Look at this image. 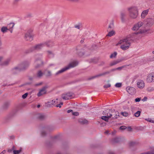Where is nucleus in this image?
I'll return each instance as SVG.
<instances>
[{"label": "nucleus", "mask_w": 154, "mask_h": 154, "mask_svg": "<svg viewBox=\"0 0 154 154\" xmlns=\"http://www.w3.org/2000/svg\"><path fill=\"white\" fill-rule=\"evenodd\" d=\"M130 18L132 20L137 19L139 16L138 8L135 6H131L127 9Z\"/></svg>", "instance_id": "obj_1"}, {"label": "nucleus", "mask_w": 154, "mask_h": 154, "mask_svg": "<svg viewBox=\"0 0 154 154\" xmlns=\"http://www.w3.org/2000/svg\"><path fill=\"white\" fill-rule=\"evenodd\" d=\"M118 44L121 45L120 47L123 50H125L129 48L131 43L127 38H125L120 40L117 45Z\"/></svg>", "instance_id": "obj_2"}, {"label": "nucleus", "mask_w": 154, "mask_h": 154, "mask_svg": "<svg viewBox=\"0 0 154 154\" xmlns=\"http://www.w3.org/2000/svg\"><path fill=\"white\" fill-rule=\"evenodd\" d=\"M78 64V62L77 61H74L69 63L68 65L62 69L61 70L57 71L55 74V76H57L63 73L67 70L71 68L74 67Z\"/></svg>", "instance_id": "obj_3"}, {"label": "nucleus", "mask_w": 154, "mask_h": 154, "mask_svg": "<svg viewBox=\"0 0 154 154\" xmlns=\"http://www.w3.org/2000/svg\"><path fill=\"white\" fill-rule=\"evenodd\" d=\"M44 46V43H41L35 45V46L31 47L29 49V52H31L35 51L41 49Z\"/></svg>", "instance_id": "obj_4"}, {"label": "nucleus", "mask_w": 154, "mask_h": 154, "mask_svg": "<svg viewBox=\"0 0 154 154\" xmlns=\"http://www.w3.org/2000/svg\"><path fill=\"white\" fill-rule=\"evenodd\" d=\"M73 94V93L72 92H69L66 94H63L62 95V97L64 100H68L72 98Z\"/></svg>", "instance_id": "obj_5"}, {"label": "nucleus", "mask_w": 154, "mask_h": 154, "mask_svg": "<svg viewBox=\"0 0 154 154\" xmlns=\"http://www.w3.org/2000/svg\"><path fill=\"white\" fill-rule=\"evenodd\" d=\"M39 56H40V58L39 59H36L35 62V67L36 68H39L43 63V62L41 59L42 55H40Z\"/></svg>", "instance_id": "obj_6"}, {"label": "nucleus", "mask_w": 154, "mask_h": 154, "mask_svg": "<svg viewBox=\"0 0 154 154\" xmlns=\"http://www.w3.org/2000/svg\"><path fill=\"white\" fill-rule=\"evenodd\" d=\"M32 32L31 31H29L25 34V38L26 40L31 41L33 40V35L32 34Z\"/></svg>", "instance_id": "obj_7"}, {"label": "nucleus", "mask_w": 154, "mask_h": 154, "mask_svg": "<svg viewBox=\"0 0 154 154\" xmlns=\"http://www.w3.org/2000/svg\"><path fill=\"white\" fill-rule=\"evenodd\" d=\"M146 81L148 83L154 82V72L150 73L148 75Z\"/></svg>", "instance_id": "obj_8"}, {"label": "nucleus", "mask_w": 154, "mask_h": 154, "mask_svg": "<svg viewBox=\"0 0 154 154\" xmlns=\"http://www.w3.org/2000/svg\"><path fill=\"white\" fill-rule=\"evenodd\" d=\"M29 65V63L28 62H25L18 65L21 71H23L26 69L28 68Z\"/></svg>", "instance_id": "obj_9"}, {"label": "nucleus", "mask_w": 154, "mask_h": 154, "mask_svg": "<svg viewBox=\"0 0 154 154\" xmlns=\"http://www.w3.org/2000/svg\"><path fill=\"white\" fill-rule=\"evenodd\" d=\"M143 25V22L140 21H139L137 23L135 24L133 27L132 28V29L134 31H137Z\"/></svg>", "instance_id": "obj_10"}, {"label": "nucleus", "mask_w": 154, "mask_h": 154, "mask_svg": "<svg viewBox=\"0 0 154 154\" xmlns=\"http://www.w3.org/2000/svg\"><path fill=\"white\" fill-rule=\"evenodd\" d=\"M110 73V71H106L100 74H99L96 75L94 76H93L91 77H90L88 79V80H90L93 79H94L98 77L101 76H104Z\"/></svg>", "instance_id": "obj_11"}, {"label": "nucleus", "mask_w": 154, "mask_h": 154, "mask_svg": "<svg viewBox=\"0 0 154 154\" xmlns=\"http://www.w3.org/2000/svg\"><path fill=\"white\" fill-rule=\"evenodd\" d=\"M48 88L47 86H45L43 87L41 89H40L37 94V96L40 97L42 95L45 94L46 93V89Z\"/></svg>", "instance_id": "obj_12"}, {"label": "nucleus", "mask_w": 154, "mask_h": 154, "mask_svg": "<svg viewBox=\"0 0 154 154\" xmlns=\"http://www.w3.org/2000/svg\"><path fill=\"white\" fill-rule=\"evenodd\" d=\"M137 86L139 88L143 89L145 86V83L143 80H138L137 81Z\"/></svg>", "instance_id": "obj_13"}, {"label": "nucleus", "mask_w": 154, "mask_h": 154, "mask_svg": "<svg viewBox=\"0 0 154 154\" xmlns=\"http://www.w3.org/2000/svg\"><path fill=\"white\" fill-rule=\"evenodd\" d=\"M21 71L18 65L12 68L11 70L12 73L16 74L20 71Z\"/></svg>", "instance_id": "obj_14"}, {"label": "nucleus", "mask_w": 154, "mask_h": 154, "mask_svg": "<svg viewBox=\"0 0 154 154\" xmlns=\"http://www.w3.org/2000/svg\"><path fill=\"white\" fill-rule=\"evenodd\" d=\"M127 91L131 94H134L136 92V90L134 88L132 87H128L126 88Z\"/></svg>", "instance_id": "obj_15"}, {"label": "nucleus", "mask_w": 154, "mask_h": 154, "mask_svg": "<svg viewBox=\"0 0 154 154\" xmlns=\"http://www.w3.org/2000/svg\"><path fill=\"white\" fill-rule=\"evenodd\" d=\"M146 25L148 26H151L154 24V19L152 18H149L146 20Z\"/></svg>", "instance_id": "obj_16"}, {"label": "nucleus", "mask_w": 154, "mask_h": 154, "mask_svg": "<svg viewBox=\"0 0 154 154\" xmlns=\"http://www.w3.org/2000/svg\"><path fill=\"white\" fill-rule=\"evenodd\" d=\"M149 9H147L146 10L143 11L141 14V17L142 18H144L147 15L149 12Z\"/></svg>", "instance_id": "obj_17"}, {"label": "nucleus", "mask_w": 154, "mask_h": 154, "mask_svg": "<svg viewBox=\"0 0 154 154\" xmlns=\"http://www.w3.org/2000/svg\"><path fill=\"white\" fill-rule=\"evenodd\" d=\"M15 24L13 23H11L8 24L7 26V28L11 32H13V28Z\"/></svg>", "instance_id": "obj_18"}, {"label": "nucleus", "mask_w": 154, "mask_h": 154, "mask_svg": "<svg viewBox=\"0 0 154 154\" xmlns=\"http://www.w3.org/2000/svg\"><path fill=\"white\" fill-rule=\"evenodd\" d=\"M124 60V59H121L119 60H115L113 61V62L110 63V65L111 66H113L114 65Z\"/></svg>", "instance_id": "obj_19"}, {"label": "nucleus", "mask_w": 154, "mask_h": 154, "mask_svg": "<svg viewBox=\"0 0 154 154\" xmlns=\"http://www.w3.org/2000/svg\"><path fill=\"white\" fill-rule=\"evenodd\" d=\"M126 14L125 12L122 11L120 13V17L122 21L123 22L125 20V18L126 16Z\"/></svg>", "instance_id": "obj_20"}, {"label": "nucleus", "mask_w": 154, "mask_h": 154, "mask_svg": "<svg viewBox=\"0 0 154 154\" xmlns=\"http://www.w3.org/2000/svg\"><path fill=\"white\" fill-rule=\"evenodd\" d=\"M111 112V109H107L104 110L103 112V114L107 116H109L110 115Z\"/></svg>", "instance_id": "obj_21"}, {"label": "nucleus", "mask_w": 154, "mask_h": 154, "mask_svg": "<svg viewBox=\"0 0 154 154\" xmlns=\"http://www.w3.org/2000/svg\"><path fill=\"white\" fill-rule=\"evenodd\" d=\"M55 103H53V100L48 102L46 103V106L48 107H51L53 106V104H55Z\"/></svg>", "instance_id": "obj_22"}, {"label": "nucleus", "mask_w": 154, "mask_h": 154, "mask_svg": "<svg viewBox=\"0 0 154 154\" xmlns=\"http://www.w3.org/2000/svg\"><path fill=\"white\" fill-rule=\"evenodd\" d=\"M44 73L40 70L38 71L37 73V76L38 78H41L43 75Z\"/></svg>", "instance_id": "obj_23"}, {"label": "nucleus", "mask_w": 154, "mask_h": 154, "mask_svg": "<svg viewBox=\"0 0 154 154\" xmlns=\"http://www.w3.org/2000/svg\"><path fill=\"white\" fill-rule=\"evenodd\" d=\"M116 112L117 111H116L115 110L111 109L110 115H109V117L111 118L112 116L114 117V116H115Z\"/></svg>", "instance_id": "obj_24"}, {"label": "nucleus", "mask_w": 154, "mask_h": 154, "mask_svg": "<svg viewBox=\"0 0 154 154\" xmlns=\"http://www.w3.org/2000/svg\"><path fill=\"white\" fill-rule=\"evenodd\" d=\"M79 122L81 124H87L88 123V121L85 119H80L79 120Z\"/></svg>", "instance_id": "obj_25"}, {"label": "nucleus", "mask_w": 154, "mask_h": 154, "mask_svg": "<svg viewBox=\"0 0 154 154\" xmlns=\"http://www.w3.org/2000/svg\"><path fill=\"white\" fill-rule=\"evenodd\" d=\"M109 116H103L101 117V119L105 121L106 122H108L109 119L110 117H109Z\"/></svg>", "instance_id": "obj_26"}, {"label": "nucleus", "mask_w": 154, "mask_h": 154, "mask_svg": "<svg viewBox=\"0 0 154 154\" xmlns=\"http://www.w3.org/2000/svg\"><path fill=\"white\" fill-rule=\"evenodd\" d=\"M44 44V46L46 45L48 47H51L53 45V42L50 41L45 42Z\"/></svg>", "instance_id": "obj_27"}, {"label": "nucleus", "mask_w": 154, "mask_h": 154, "mask_svg": "<svg viewBox=\"0 0 154 154\" xmlns=\"http://www.w3.org/2000/svg\"><path fill=\"white\" fill-rule=\"evenodd\" d=\"M8 30L7 27L5 26H3L1 29V31L3 33H5L7 32Z\"/></svg>", "instance_id": "obj_28"}, {"label": "nucleus", "mask_w": 154, "mask_h": 154, "mask_svg": "<svg viewBox=\"0 0 154 154\" xmlns=\"http://www.w3.org/2000/svg\"><path fill=\"white\" fill-rule=\"evenodd\" d=\"M114 27V24L113 23H112L109 25L108 28L107 29V31H110L113 29Z\"/></svg>", "instance_id": "obj_29"}, {"label": "nucleus", "mask_w": 154, "mask_h": 154, "mask_svg": "<svg viewBox=\"0 0 154 154\" xmlns=\"http://www.w3.org/2000/svg\"><path fill=\"white\" fill-rule=\"evenodd\" d=\"M108 32H109L107 35L109 36H111L115 34V32L113 30H111Z\"/></svg>", "instance_id": "obj_30"}, {"label": "nucleus", "mask_w": 154, "mask_h": 154, "mask_svg": "<svg viewBox=\"0 0 154 154\" xmlns=\"http://www.w3.org/2000/svg\"><path fill=\"white\" fill-rule=\"evenodd\" d=\"M141 154H154V148L151 151Z\"/></svg>", "instance_id": "obj_31"}, {"label": "nucleus", "mask_w": 154, "mask_h": 154, "mask_svg": "<svg viewBox=\"0 0 154 154\" xmlns=\"http://www.w3.org/2000/svg\"><path fill=\"white\" fill-rule=\"evenodd\" d=\"M146 91L148 92H151L154 91V88L152 87H149L146 89Z\"/></svg>", "instance_id": "obj_32"}, {"label": "nucleus", "mask_w": 154, "mask_h": 154, "mask_svg": "<svg viewBox=\"0 0 154 154\" xmlns=\"http://www.w3.org/2000/svg\"><path fill=\"white\" fill-rule=\"evenodd\" d=\"M48 55L50 57H52L54 56V54L52 51H47Z\"/></svg>", "instance_id": "obj_33"}, {"label": "nucleus", "mask_w": 154, "mask_h": 154, "mask_svg": "<svg viewBox=\"0 0 154 154\" xmlns=\"http://www.w3.org/2000/svg\"><path fill=\"white\" fill-rule=\"evenodd\" d=\"M117 54V53L116 52H114L110 56L111 58L116 57Z\"/></svg>", "instance_id": "obj_34"}, {"label": "nucleus", "mask_w": 154, "mask_h": 154, "mask_svg": "<svg viewBox=\"0 0 154 154\" xmlns=\"http://www.w3.org/2000/svg\"><path fill=\"white\" fill-rule=\"evenodd\" d=\"M141 112L140 111H138L134 114V116L136 117H138L140 116V114Z\"/></svg>", "instance_id": "obj_35"}, {"label": "nucleus", "mask_w": 154, "mask_h": 154, "mask_svg": "<svg viewBox=\"0 0 154 154\" xmlns=\"http://www.w3.org/2000/svg\"><path fill=\"white\" fill-rule=\"evenodd\" d=\"M10 105V103L8 102L5 103L3 106V107L4 109L7 108Z\"/></svg>", "instance_id": "obj_36"}, {"label": "nucleus", "mask_w": 154, "mask_h": 154, "mask_svg": "<svg viewBox=\"0 0 154 154\" xmlns=\"http://www.w3.org/2000/svg\"><path fill=\"white\" fill-rule=\"evenodd\" d=\"M38 117L40 119H42L45 118V116L43 114H40L38 115Z\"/></svg>", "instance_id": "obj_37"}, {"label": "nucleus", "mask_w": 154, "mask_h": 154, "mask_svg": "<svg viewBox=\"0 0 154 154\" xmlns=\"http://www.w3.org/2000/svg\"><path fill=\"white\" fill-rule=\"evenodd\" d=\"M119 113L117 111L116 114H115V116H114V117H113L112 118V119H116L118 118L119 117Z\"/></svg>", "instance_id": "obj_38"}, {"label": "nucleus", "mask_w": 154, "mask_h": 154, "mask_svg": "<svg viewBox=\"0 0 154 154\" xmlns=\"http://www.w3.org/2000/svg\"><path fill=\"white\" fill-rule=\"evenodd\" d=\"M148 60L151 62L154 61V55L150 56L148 59Z\"/></svg>", "instance_id": "obj_39"}, {"label": "nucleus", "mask_w": 154, "mask_h": 154, "mask_svg": "<svg viewBox=\"0 0 154 154\" xmlns=\"http://www.w3.org/2000/svg\"><path fill=\"white\" fill-rule=\"evenodd\" d=\"M21 151V149H20L19 150H14L13 152L14 154H19Z\"/></svg>", "instance_id": "obj_40"}, {"label": "nucleus", "mask_w": 154, "mask_h": 154, "mask_svg": "<svg viewBox=\"0 0 154 154\" xmlns=\"http://www.w3.org/2000/svg\"><path fill=\"white\" fill-rule=\"evenodd\" d=\"M121 114L123 116L125 117L127 116L128 115V113L127 112H122L121 113Z\"/></svg>", "instance_id": "obj_41"}, {"label": "nucleus", "mask_w": 154, "mask_h": 154, "mask_svg": "<svg viewBox=\"0 0 154 154\" xmlns=\"http://www.w3.org/2000/svg\"><path fill=\"white\" fill-rule=\"evenodd\" d=\"M9 60H6L3 63L2 65L4 66H6L9 64Z\"/></svg>", "instance_id": "obj_42"}, {"label": "nucleus", "mask_w": 154, "mask_h": 154, "mask_svg": "<svg viewBox=\"0 0 154 154\" xmlns=\"http://www.w3.org/2000/svg\"><path fill=\"white\" fill-rule=\"evenodd\" d=\"M122 83H116L115 85V86L117 88H120L122 86Z\"/></svg>", "instance_id": "obj_43"}, {"label": "nucleus", "mask_w": 154, "mask_h": 154, "mask_svg": "<svg viewBox=\"0 0 154 154\" xmlns=\"http://www.w3.org/2000/svg\"><path fill=\"white\" fill-rule=\"evenodd\" d=\"M147 31H148V30H143V32H136V33H133V34H140V33H142L145 32H147Z\"/></svg>", "instance_id": "obj_44"}, {"label": "nucleus", "mask_w": 154, "mask_h": 154, "mask_svg": "<svg viewBox=\"0 0 154 154\" xmlns=\"http://www.w3.org/2000/svg\"><path fill=\"white\" fill-rule=\"evenodd\" d=\"M147 121H148V122H151V123H154V120H152L150 118H148L147 119H145Z\"/></svg>", "instance_id": "obj_45"}, {"label": "nucleus", "mask_w": 154, "mask_h": 154, "mask_svg": "<svg viewBox=\"0 0 154 154\" xmlns=\"http://www.w3.org/2000/svg\"><path fill=\"white\" fill-rule=\"evenodd\" d=\"M51 75V71L48 70L47 71V76L50 77Z\"/></svg>", "instance_id": "obj_46"}, {"label": "nucleus", "mask_w": 154, "mask_h": 154, "mask_svg": "<svg viewBox=\"0 0 154 154\" xmlns=\"http://www.w3.org/2000/svg\"><path fill=\"white\" fill-rule=\"evenodd\" d=\"M63 104V102H60V104H57L56 105V106L57 107H59V108H61V106Z\"/></svg>", "instance_id": "obj_47"}, {"label": "nucleus", "mask_w": 154, "mask_h": 154, "mask_svg": "<svg viewBox=\"0 0 154 154\" xmlns=\"http://www.w3.org/2000/svg\"><path fill=\"white\" fill-rule=\"evenodd\" d=\"M27 95H28V93H25V94H23L22 96V97L23 98V99H25L26 98V97H27Z\"/></svg>", "instance_id": "obj_48"}, {"label": "nucleus", "mask_w": 154, "mask_h": 154, "mask_svg": "<svg viewBox=\"0 0 154 154\" xmlns=\"http://www.w3.org/2000/svg\"><path fill=\"white\" fill-rule=\"evenodd\" d=\"M111 86V85L109 84L107 85H105L104 86V88H107L110 87Z\"/></svg>", "instance_id": "obj_49"}, {"label": "nucleus", "mask_w": 154, "mask_h": 154, "mask_svg": "<svg viewBox=\"0 0 154 154\" xmlns=\"http://www.w3.org/2000/svg\"><path fill=\"white\" fill-rule=\"evenodd\" d=\"M105 62L104 61H101L100 64H99V65L100 66H103L105 65Z\"/></svg>", "instance_id": "obj_50"}, {"label": "nucleus", "mask_w": 154, "mask_h": 154, "mask_svg": "<svg viewBox=\"0 0 154 154\" xmlns=\"http://www.w3.org/2000/svg\"><path fill=\"white\" fill-rule=\"evenodd\" d=\"M126 128H127V127L125 126H122L120 127V128L121 130H125V129H126Z\"/></svg>", "instance_id": "obj_51"}, {"label": "nucleus", "mask_w": 154, "mask_h": 154, "mask_svg": "<svg viewBox=\"0 0 154 154\" xmlns=\"http://www.w3.org/2000/svg\"><path fill=\"white\" fill-rule=\"evenodd\" d=\"M72 114L73 115L75 116H78L79 115V112H73Z\"/></svg>", "instance_id": "obj_52"}, {"label": "nucleus", "mask_w": 154, "mask_h": 154, "mask_svg": "<svg viewBox=\"0 0 154 154\" xmlns=\"http://www.w3.org/2000/svg\"><path fill=\"white\" fill-rule=\"evenodd\" d=\"M80 56H82L83 55H84V54H83V52H82L81 51H80L78 54Z\"/></svg>", "instance_id": "obj_53"}, {"label": "nucleus", "mask_w": 154, "mask_h": 154, "mask_svg": "<svg viewBox=\"0 0 154 154\" xmlns=\"http://www.w3.org/2000/svg\"><path fill=\"white\" fill-rule=\"evenodd\" d=\"M140 100V98H137L135 99V101L136 102H139Z\"/></svg>", "instance_id": "obj_54"}, {"label": "nucleus", "mask_w": 154, "mask_h": 154, "mask_svg": "<svg viewBox=\"0 0 154 154\" xmlns=\"http://www.w3.org/2000/svg\"><path fill=\"white\" fill-rule=\"evenodd\" d=\"M57 100H58V99H56V100H54V101H53V103H54V102H55L54 103H55V104H53V106L54 105V106H56V105H57V104L58 103V102L57 101Z\"/></svg>", "instance_id": "obj_55"}, {"label": "nucleus", "mask_w": 154, "mask_h": 154, "mask_svg": "<svg viewBox=\"0 0 154 154\" xmlns=\"http://www.w3.org/2000/svg\"><path fill=\"white\" fill-rule=\"evenodd\" d=\"M42 84V82H40L39 83H37L35 84V86H38L41 85Z\"/></svg>", "instance_id": "obj_56"}, {"label": "nucleus", "mask_w": 154, "mask_h": 154, "mask_svg": "<svg viewBox=\"0 0 154 154\" xmlns=\"http://www.w3.org/2000/svg\"><path fill=\"white\" fill-rule=\"evenodd\" d=\"M14 149V146H13L12 147V149H8V152H12L13 150Z\"/></svg>", "instance_id": "obj_57"}, {"label": "nucleus", "mask_w": 154, "mask_h": 154, "mask_svg": "<svg viewBox=\"0 0 154 154\" xmlns=\"http://www.w3.org/2000/svg\"><path fill=\"white\" fill-rule=\"evenodd\" d=\"M147 97H144L143 98L142 100L143 101H146L147 100Z\"/></svg>", "instance_id": "obj_58"}, {"label": "nucleus", "mask_w": 154, "mask_h": 154, "mask_svg": "<svg viewBox=\"0 0 154 154\" xmlns=\"http://www.w3.org/2000/svg\"><path fill=\"white\" fill-rule=\"evenodd\" d=\"M42 135L43 136H45L46 135V133L45 132L43 131L42 132Z\"/></svg>", "instance_id": "obj_59"}, {"label": "nucleus", "mask_w": 154, "mask_h": 154, "mask_svg": "<svg viewBox=\"0 0 154 154\" xmlns=\"http://www.w3.org/2000/svg\"><path fill=\"white\" fill-rule=\"evenodd\" d=\"M73 112V110L71 109L67 111V112L68 113H69L70 112Z\"/></svg>", "instance_id": "obj_60"}, {"label": "nucleus", "mask_w": 154, "mask_h": 154, "mask_svg": "<svg viewBox=\"0 0 154 154\" xmlns=\"http://www.w3.org/2000/svg\"><path fill=\"white\" fill-rule=\"evenodd\" d=\"M6 150H4L3 151H2L0 154H4L6 152Z\"/></svg>", "instance_id": "obj_61"}, {"label": "nucleus", "mask_w": 154, "mask_h": 154, "mask_svg": "<svg viewBox=\"0 0 154 154\" xmlns=\"http://www.w3.org/2000/svg\"><path fill=\"white\" fill-rule=\"evenodd\" d=\"M75 27L79 29H80V26L79 25H77L75 26Z\"/></svg>", "instance_id": "obj_62"}, {"label": "nucleus", "mask_w": 154, "mask_h": 154, "mask_svg": "<svg viewBox=\"0 0 154 154\" xmlns=\"http://www.w3.org/2000/svg\"><path fill=\"white\" fill-rule=\"evenodd\" d=\"M128 131H131L132 129L130 127H128Z\"/></svg>", "instance_id": "obj_63"}, {"label": "nucleus", "mask_w": 154, "mask_h": 154, "mask_svg": "<svg viewBox=\"0 0 154 154\" xmlns=\"http://www.w3.org/2000/svg\"><path fill=\"white\" fill-rule=\"evenodd\" d=\"M122 68V67H119L116 69H120Z\"/></svg>", "instance_id": "obj_64"}]
</instances>
